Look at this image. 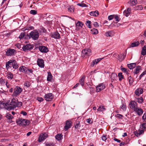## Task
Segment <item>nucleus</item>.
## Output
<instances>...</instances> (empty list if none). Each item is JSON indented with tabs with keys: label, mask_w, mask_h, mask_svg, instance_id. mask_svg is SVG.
Here are the masks:
<instances>
[{
	"label": "nucleus",
	"mask_w": 146,
	"mask_h": 146,
	"mask_svg": "<svg viewBox=\"0 0 146 146\" xmlns=\"http://www.w3.org/2000/svg\"><path fill=\"white\" fill-rule=\"evenodd\" d=\"M18 99L17 98H13L10 103H7L4 105V108L7 110H13L16 107Z\"/></svg>",
	"instance_id": "nucleus-1"
},
{
	"label": "nucleus",
	"mask_w": 146,
	"mask_h": 146,
	"mask_svg": "<svg viewBox=\"0 0 146 146\" xmlns=\"http://www.w3.org/2000/svg\"><path fill=\"white\" fill-rule=\"evenodd\" d=\"M22 89L20 87L17 86L14 89V91L12 94L13 97L17 96L22 91Z\"/></svg>",
	"instance_id": "nucleus-2"
},
{
	"label": "nucleus",
	"mask_w": 146,
	"mask_h": 146,
	"mask_svg": "<svg viewBox=\"0 0 146 146\" xmlns=\"http://www.w3.org/2000/svg\"><path fill=\"white\" fill-rule=\"evenodd\" d=\"M17 123L19 125H26L29 124V121L27 119L22 118H19L16 120Z\"/></svg>",
	"instance_id": "nucleus-3"
},
{
	"label": "nucleus",
	"mask_w": 146,
	"mask_h": 146,
	"mask_svg": "<svg viewBox=\"0 0 146 146\" xmlns=\"http://www.w3.org/2000/svg\"><path fill=\"white\" fill-rule=\"evenodd\" d=\"M30 35L31 37L34 40H37L39 37V33L36 30H34L31 32Z\"/></svg>",
	"instance_id": "nucleus-4"
},
{
	"label": "nucleus",
	"mask_w": 146,
	"mask_h": 146,
	"mask_svg": "<svg viewBox=\"0 0 146 146\" xmlns=\"http://www.w3.org/2000/svg\"><path fill=\"white\" fill-rule=\"evenodd\" d=\"M91 50L89 49H84L82 51V56L84 57L85 56H89L91 55Z\"/></svg>",
	"instance_id": "nucleus-5"
},
{
	"label": "nucleus",
	"mask_w": 146,
	"mask_h": 146,
	"mask_svg": "<svg viewBox=\"0 0 146 146\" xmlns=\"http://www.w3.org/2000/svg\"><path fill=\"white\" fill-rule=\"evenodd\" d=\"M129 106L130 108L134 110L137 108V104L135 101H131L130 102Z\"/></svg>",
	"instance_id": "nucleus-6"
},
{
	"label": "nucleus",
	"mask_w": 146,
	"mask_h": 146,
	"mask_svg": "<svg viewBox=\"0 0 146 146\" xmlns=\"http://www.w3.org/2000/svg\"><path fill=\"white\" fill-rule=\"evenodd\" d=\"M6 55L7 56H12L14 55L15 52V50L10 48H8L6 52Z\"/></svg>",
	"instance_id": "nucleus-7"
},
{
	"label": "nucleus",
	"mask_w": 146,
	"mask_h": 146,
	"mask_svg": "<svg viewBox=\"0 0 146 146\" xmlns=\"http://www.w3.org/2000/svg\"><path fill=\"white\" fill-rule=\"evenodd\" d=\"M44 98L47 101H50L53 99V96L52 93H48L45 94Z\"/></svg>",
	"instance_id": "nucleus-8"
},
{
	"label": "nucleus",
	"mask_w": 146,
	"mask_h": 146,
	"mask_svg": "<svg viewBox=\"0 0 146 146\" xmlns=\"http://www.w3.org/2000/svg\"><path fill=\"white\" fill-rule=\"evenodd\" d=\"M48 137V134L45 133H42L40 134L38 138V141L41 142L44 140Z\"/></svg>",
	"instance_id": "nucleus-9"
},
{
	"label": "nucleus",
	"mask_w": 146,
	"mask_h": 146,
	"mask_svg": "<svg viewBox=\"0 0 146 146\" xmlns=\"http://www.w3.org/2000/svg\"><path fill=\"white\" fill-rule=\"evenodd\" d=\"M33 48V46L31 44H27L24 46L22 48L23 50L25 51L31 50Z\"/></svg>",
	"instance_id": "nucleus-10"
},
{
	"label": "nucleus",
	"mask_w": 146,
	"mask_h": 146,
	"mask_svg": "<svg viewBox=\"0 0 146 146\" xmlns=\"http://www.w3.org/2000/svg\"><path fill=\"white\" fill-rule=\"evenodd\" d=\"M105 88V86L104 84L103 83L99 84L96 87V91L97 92H99L102 90H104Z\"/></svg>",
	"instance_id": "nucleus-11"
},
{
	"label": "nucleus",
	"mask_w": 146,
	"mask_h": 146,
	"mask_svg": "<svg viewBox=\"0 0 146 146\" xmlns=\"http://www.w3.org/2000/svg\"><path fill=\"white\" fill-rule=\"evenodd\" d=\"M72 122L71 121L67 120L66 121V125L64 126V129L66 131L70 128L72 126Z\"/></svg>",
	"instance_id": "nucleus-12"
},
{
	"label": "nucleus",
	"mask_w": 146,
	"mask_h": 146,
	"mask_svg": "<svg viewBox=\"0 0 146 146\" xmlns=\"http://www.w3.org/2000/svg\"><path fill=\"white\" fill-rule=\"evenodd\" d=\"M37 65L40 68H43L44 66V60L42 59L38 58L37 60Z\"/></svg>",
	"instance_id": "nucleus-13"
},
{
	"label": "nucleus",
	"mask_w": 146,
	"mask_h": 146,
	"mask_svg": "<svg viewBox=\"0 0 146 146\" xmlns=\"http://www.w3.org/2000/svg\"><path fill=\"white\" fill-rule=\"evenodd\" d=\"M51 37L56 39H58L60 38V35L58 32H54L50 34Z\"/></svg>",
	"instance_id": "nucleus-14"
},
{
	"label": "nucleus",
	"mask_w": 146,
	"mask_h": 146,
	"mask_svg": "<svg viewBox=\"0 0 146 146\" xmlns=\"http://www.w3.org/2000/svg\"><path fill=\"white\" fill-rule=\"evenodd\" d=\"M83 25V24L82 22L78 21L76 25V30L79 31L80 29H81Z\"/></svg>",
	"instance_id": "nucleus-15"
},
{
	"label": "nucleus",
	"mask_w": 146,
	"mask_h": 146,
	"mask_svg": "<svg viewBox=\"0 0 146 146\" xmlns=\"http://www.w3.org/2000/svg\"><path fill=\"white\" fill-rule=\"evenodd\" d=\"M143 92V89L141 88H139L136 89L135 92L136 96H139L140 94H142Z\"/></svg>",
	"instance_id": "nucleus-16"
},
{
	"label": "nucleus",
	"mask_w": 146,
	"mask_h": 146,
	"mask_svg": "<svg viewBox=\"0 0 146 146\" xmlns=\"http://www.w3.org/2000/svg\"><path fill=\"white\" fill-rule=\"evenodd\" d=\"M38 48L39 50L42 52L46 53L48 51V48L44 46H40Z\"/></svg>",
	"instance_id": "nucleus-17"
},
{
	"label": "nucleus",
	"mask_w": 146,
	"mask_h": 146,
	"mask_svg": "<svg viewBox=\"0 0 146 146\" xmlns=\"http://www.w3.org/2000/svg\"><path fill=\"white\" fill-rule=\"evenodd\" d=\"M111 81L112 82L115 81H116L117 79V76L116 74L113 73L111 75Z\"/></svg>",
	"instance_id": "nucleus-18"
},
{
	"label": "nucleus",
	"mask_w": 146,
	"mask_h": 146,
	"mask_svg": "<svg viewBox=\"0 0 146 146\" xmlns=\"http://www.w3.org/2000/svg\"><path fill=\"white\" fill-rule=\"evenodd\" d=\"M134 111H136L137 114L139 115H142L143 113V110L141 108H137L134 110Z\"/></svg>",
	"instance_id": "nucleus-19"
},
{
	"label": "nucleus",
	"mask_w": 146,
	"mask_h": 146,
	"mask_svg": "<svg viewBox=\"0 0 146 146\" xmlns=\"http://www.w3.org/2000/svg\"><path fill=\"white\" fill-rule=\"evenodd\" d=\"M115 33L113 31H108L106 32L105 33V35L107 36L111 37L114 35Z\"/></svg>",
	"instance_id": "nucleus-20"
},
{
	"label": "nucleus",
	"mask_w": 146,
	"mask_h": 146,
	"mask_svg": "<svg viewBox=\"0 0 146 146\" xmlns=\"http://www.w3.org/2000/svg\"><path fill=\"white\" fill-rule=\"evenodd\" d=\"M13 59L10 60L6 63V68L8 69L9 67L11 68L12 66Z\"/></svg>",
	"instance_id": "nucleus-21"
},
{
	"label": "nucleus",
	"mask_w": 146,
	"mask_h": 146,
	"mask_svg": "<svg viewBox=\"0 0 146 146\" xmlns=\"http://www.w3.org/2000/svg\"><path fill=\"white\" fill-rule=\"evenodd\" d=\"M12 66L13 68L15 69H17L19 67L18 64L14 59H13Z\"/></svg>",
	"instance_id": "nucleus-22"
},
{
	"label": "nucleus",
	"mask_w": 146,
	"mask_h": 146,
	"mask_svg": "<svg viewBox=\"0 0 146 146\" xmlns=\"http://www.w3.org/2000/svg\"><path fill=\"white\" fill-rule=\"evenodd\" d=\"M144 132V131L143 130H139L138 131H135L134 134L136 136L138 137L141 134H143Z\"/></svg>",
	"instance_id": "nucleus-23"
},
{
	"label": "nucleus",
	"mask_w": 146,
	"mask_h": 146,
	"mask_svg": "<svg viewBox=\"0 0 146 146\" xmlns=\"http://www.w3.org/2000/svg\"><path fill=\"white\" fill-rule=\"evenodd\" d=\"M141 70V67L140 66H138L136 67V68L135 69L133 73L135 74H137L138 73L140 70Z\"/></svg>",
	"instance_id": "nucleus-24"
},
{
	"label": "nucleus",
	"mask_w": 146,
	"mask_h": 146,
	"mask_svg": "<svg viewBox=\"0 0 146 146\" xmlns=\"http://www.w3.org/2000/svg\"><path fill=\"white\" fill-rule=\"evenodd\" d=\"M125 57V53H123V54H121L120 55H118V59L120 62L122 61Z\"/></svg>",
	"instance_id": "nucleus-25"
},
{
	"label": "nucleus",
	"mask_w": 146,
	"mask_h": 146,
	"mask_svg": "<svg viewBox=\"0 0 146 146\" xmlns=\"http://www.w3.org/2000/svg\"><path fill=\"white\" fill-rule=\"evenodd\" d=\"M27 68L25 66H22L19 68V70L21 72L26 73V72H27Z\"/></svg>",
	"instance_id": "nucleus-26"
},
{
	"label": "nucleus",
	"mask_w": 146,
	"mask_h": 146,
	"mask_svg": "<svg viewBox=\"0 0 146 146\" xmlns=\"http://www.w3.org/2000/svg\"><path fill=\"white\" fill-rule=\"evenodd\" d=\"M128 3L131 5L133 6L137 4V0H129Z\"/></svg>",
	"instance_id": "nucleus-27"
},
{
	"label": "nucleus",
	"mask_w": 146,
	"mask_h": 146,
	"mask_svg": "<svg viewBox=\"0 0 146 146\" xmlns=\"http://www.w3.org/2000/svg\"><path fill=\"white\" fill-rule=\"evenodd\" d=\"M131 10H125L123 11V14L126 17H128L131 14Z\"/></svg>",
	"instance_id": "nucleus-28"
},
{
	"label": "nucleus",
	"mask_w": 146,
	"mask_h": 146,
	"mask_svg": "<svg viewBox=\"0 0 146 146\" xmlns=\"http://www.w3.org/2000/svg\"><path fill=\"white\" fill-rule=\"evenodd\" d=\"M136 63H132L127 64V66L130 69H132L134 68L136 66Z\"/></svg>",
	"instance_id": "nucleus-29"
},
{
	"label": "nucleus",
	"mask_w": 146,
	"mask_h": 146,
	"mask_svg": "<svg viewBox=\"0 0 146 146\" xmlns=\"http://www.w3.org/2000/svg\"><path fill=\"white\" fill-rule=\"evenodd\" d=\"M47 73V80L48 81H51L52 78V75L50 72H48Z\"/></svg>",
	"instance_id": "nucleus-30"
},
{
	"label": "nucleus",
	"mask_w": 146,
	"mask_h": 146,
	"mask_svg": "<svg viewBox=\"0 0 146 146\" xmlns=\"http://www.w3.org/2000/svg\"><path fill=\"white\" fill-rule=\"evenodd\" d=\"M63 135L61 134H58L55 136V138L58 141L62 140V139Z\"/></svg>",
	"instance_id": "nucleus-31"
},
{
	"label": "nucleus",
	"mask_w": 146,
	"mask_h": 146,
	"mask_svg": "<svg viewBox=\"0 0 146 146\" xmlns=\"http://www.w3.org/2000/svg\"><path fill=\"white\" fill-rule=\"evenodd\" d=\"M7 76L8 79H12L14 78L13 74L10 72H8Z\"/></svg>",
	"instance_id": "nucleus-32"
},
{
	"label": "nucleus",
	"mask_w": 146,
	"mask_h": 146,
	"mask_svg": "<svg viewBox=\"0 0 146 146\" xmlns=\"http://www.w3.org/2000/svg\"><path fill=\"white\" fill-rule=\"evenodd\" d=\"M99 15V12L98 11H92L90 13V15L94 16H97Z\"/></svg>",
	"instance_id": "nucleus-33"
},
{
	"label": "nucleus",
	"mask_w": 146,
	"mask_h": 146,
	"mask_svg": "<svg viewBox=\"0 0 146 146\" xmlns=\"http://www.w3.org/2000/svg\"><path fill=\"white\" fill-rule=\"evenodd\" d=\"M135 100L137 101L139 103H141L143 101V99L142 97H140V98H137L135 97Z\"/></svg>",
	"instance_id": "nucleus-34"
},
{
	"label": "nucleus",
	"mask_w": 146,
	"mask_h": 146,
	"mask_svg": "<svg viewBox=\"0 0 146 146\" xmlns=\"http://www.w3.org/2000/svg\"><path fill=\"white\" fill-rule=\"evenodd\" d=\"M141 54L143 56L146 54V45L143 47L141 52Z\"/></svg>",
	"instance_id": "nucleus-35"
},
{
	"label": "nucleus",
	"mask_w": 146,
	"mask_h": 146,
	"mask_svg": "<svg viewBox=\"0 0 146 146\" xmlns=\"http://www.w3.org/2000/svg\"><path fill=\"white\" fill-rule=\"evenodd\" d=\"M85 76H83L79 80V82L80 84L82 86H83L84 84V80L85 78Z\"/></svg>",
	"instance_id": "nucleus-36"
},
{
	"label": "nucleus",
	"mask_w": 146,
	"mask_h": 146,
	"mask_svg": "<svg viewBox=\"0 0 146 146\" xmlns=\"http://www.w3.org/2000/svg\"><path fill=\"white\" fill-rule=\"evenodd\" d=\"M80 127V122L79 121H76L75 125V128L76 129H79Z\"/></svg>",
	"instance_id": "nucleus-37"
},
{
	"label": "nucleus",
	"mask_w": 146,
	"mask_h": 146,
	"mask_svg": "<svg viewBox=\"0 0 146 146\" xmlns=\"http://www.w3.org/2000/svg\"><path fill=\"white\" fill-rule=\"evenodd\" d=\"M128 81L130 85H131L134 81V80L131 76H129L128 78Z\"/></svg>",
	"instance_id": "nucleus-38"
},
{
	"label": "nucleus",
	"mask_w": 146,
	"mask_h": 146,
	"mask_svg": "<svg viewBox=\"0 0 146 146\" xmlns=\"http://www.w3.org/2000/svg\"><path fill=\"white\" fill-rule=\"evenodd\" d=\"M105 110L104 106H100L97 109L98 111H103Z\"/></svg>",
	"instance_id": "nucleus-39"
},
{
	"label": "nucleus",
	"mask_w": 146,
	"mask_h": 146,
	"mask_svg": "<svg viewBox=\"0 0 146 146\" xmlns=\"http://www.w3.org/2000/svg\"><path fill=\"white\" fill-rule=\"evenodd\" d=\"M139 42L138 41H137L136 42L132 43L131 45V47H134L137 46L139 45Z\"/></svg>",
	"instance_id": "nucleus-40"
},
{
	"label": "nucleus",
	"mask_w": 146,
	"mask_h": 146,
	"mask_svg": "<svg viewBox=\"0 0 146 146\" xmlns=\"http://www.w3.org/2000/svg\"><path fill=\"white\" fill-rule=\"evenodd\" d=\"M34 29V28L33 26L27 27H25V28L23 29V31H25L26 30H31L33 29Z\"/></svg>",
	"instance_id": "nucleus-41"
},
{
	"label": "nucleus",
	"mask_w": 146,
	"mask_h": 146,
	"mask_svg": "<svg viewBox=\"0 0 146 146\" xmlns=\"http://www.w3.org/2000/svg\"><path fill=\"white\" fill-rule=\"evenodd\" d=\"M140 128L143 129H146V123H142L140 126Z\"/></svg>",
	"instance_id": "nucleus-42"
},
{
	"label": "nucleus",
	"mask_w": 146,
	"mask_h": 146,
	"mask_svg": "<svg viewBox=\"0 0 146 146\" xmlns=\"http://www.w3.org/2000/svg\"><path fill=\"white\" fill-rule=\"evenodd\" d=\"M92 34L96 35L98 34V32L97 29H93L91 30Z\"/></svg>",
	"instance_id": "nucleus-43"
},
{
	"label": "nucleus",
	"mask_w": 146,
	"mask_h": 146,
	"mask_svg": "<svg viewBox=\"0 0 146 146\" xmlns=\"http://www.w3.org/2000/svg\"><path fill=\"white\" fill-rule=\"evenodd\" d=\"M118 76L119 77V80L121 81L123 78V76L122 74V73L121 72L119 73Z\"/></svg>",
	"instance_id": "nucleus-44"
},
{
	"label": "nucleus",
	"mask_w": 146,
	"mask_h": 146,
	"mask_svg": "<svg viewBox=\"0 0 146 146\" xmlns=\"http://www.w3.org/2000/svg\"><path fill=\"white\" fill-rule=\"evenodd\" d=\"M98 62V61H96V60L95 59L91 63V66H94L95 64H97Z\"/></svg>",
	"instance_id": "nucleus-45"
},
{
	"label": "nucleus",
	"mask_w": 146,
	"mask_h": 146,
	"mask_svg": "<svg viewBox=\"0 0 146 146\" xmlns=\"http://www.w3.org/2000/svg\"><path fill=\"white\" fill-rule=\"evenodd\" d=\"M120 107L124 111L126 110V106L124 104H122V105L120 106Z\"/></svg>",
	"instance_id": "nucleus-46"
},
{
	"label": "nucleus",
	"mask_w": 146,
	"mask_h": 146,
	"mask_svg": "<svg viewBox=\"0 0 146 146\" xmlns=\"http://www.w3.org/2000/svg\"><path fill=\"white\" fill-rule=\"evenodd\" d=\"M91 22L90 21H87L86 23V25L90 28H91Z\"/></svg>",
	"instance_id": "nucleus-47"
},
{
	"label": "nucleus",
	"mask_w": 146,
	"mask_h": 146,
	"mask_svg": "<svg viewBox=\"0 0 146 146\" xmlns=\"http://www.w3.org/2000/svg\"><path fill=\"white\" fill-rule=\"evenodd\" d=\"M77 5L79 6H80L82 7H87L88 6V5L83 3H78L77 4Z\"/></svg>",
	"instance_id": "nucleus-48"
},
{
	"label": "nucleus",
	"mask_w": 146,
	"mask_h": 146,
	"mask_svg": "<svg viewBox=\"0 0 146 146\" xmlns=\"http://www.w3.org/2000/svg\"><path fill=\"white\" fill-rule=\"evenodd\" d=\"M26 74H29L30 73H32L33 70L31 69H29L27 68Z\"/></svg>",
	"instance_id": "nucleus-49"
},
{
	"label": "nucleus",
	"mask_w": 146,
	"mask_h": 146,
	"mask_svg": "<svg viewBox=\"0 0 146 146\" xmlns=\"http://www.w3.org/2000/svg\"><path fill=\"white\" fill-rule=\"evenodd\" d=\"M25 35V32H23L22 33L20 36H19V38H20V39H21Z\"/></svg>",
	"instance_id": "nucleus-50"
},
{
	"label": "nucleus",
	"mask_w": 146,
	"mask_h": 146,
	"mask_svg": "<svg viewBox=\"0 0 146 146\" xmlns=\"http://www.w3.org/2000/svg\"><path fill=\"white\" fill-rule=\"evenodd\" d=\"M24 86L27 87H29L30 86V83L29 82H26L24 84Z\"/></svg>",
	"instance_id": "nucleus-51"
},
{
	"label": "nucleus",
	"mask_w": 146,
	"mask_h": 146,
	"mask_svg": "<svg viewBox=\"0 0 146 146\" xmlns=\"http://www.w3.org/2000/svg\"><path fill=\"white\" fill-rule=\"evenodd\" d=\"M17 104L16 105V107H20L22 105V103L21 102H19L18 101L17 103Z\"/></svg>",
	"instance_id": "nucleus-52"
},
{
	"label": "nucleus",
	"mask_w": 146,
	"mask_h": 146,
	"mask_svg": "<svg viewBox=\"0 0 146 146\" xmlns=\"http://www.w3.org/2000/svg\"><path fill=\"white\" fill-rule=\"evenodd\" d=\"M6 117L9 119H12L13 118V117L10 114H7L6 116Z\"/></svg>",
	"instance_id": "nucleus-53"
},
{
	"label": "nucleus",
	"mask_w": 146,
	"mask_h": 146,
	"mask_svg": "<svg viewBox=\"0 0 146 146\" xmlns=\"http://www.w3.org/2000/svg\"><path fill=\"white\" fill-rule=\"evenodd\" d=\"M37 11L35 10H32L30 11V13L31 14L35 15L37 13Z\"/></svg>",
	"instance_id": "nucleus-54"
},
{
	"label": "nucleus",
	"mask_w": 146,
	"mask_h": 146,
	"mask_svg": "<svg viewBox=\"0 0 146 146\" xmlns=\"http://www.w3.org/2000/svg\"><path fill=\"white\" fill-rule=\"evenodd\" d=\"M115 15H111L108 16V19L109 20H111L114 17Z\"/></svg>",
	"instance_id": "nucleus-55"
},
{
	"label": "nucleus",
	"mask_w": 146,
	"mask_h": 146,
	"mask_svg": "<svg viewBox=\"0 0 146 146\" xmlns=\"http://www.w3.org/2000/svg\"><path fill=\"white\" fill-rule=\"evenodd\" d=\"M142 118L144 121L146 122V112L144 114Z\"/></svg>",
	"instance_id": "nucleus-56"
},
{
	"label": "nucleus",
	"mask_w": 146,
	"mask_h": 146,
	"mask_svg": "<svg viewBox=\"0 0 146 146\" xmlns=\"http://www.w3.org/2000/svg\"><path fill=\"white\" fill-rule=\"evenodd\" d=\"M115 116L116 117L120 119L121 118L123 117V115L120 114H117L115 115Z\"/></svg>",
	"instance_id": "nucleus-57"
},
{
	"label": "nucleus",
	"mask_w": 146,
	"mask_h": 146,
	"mask_svg": "<svg viewBox=\"0 0 146 146\" xmlns=\"http://www.w3.org/2000/svg\"><path fill=\"white\" fill-rule=\"evenodd\" d=\"M146 74V71H144L140 75V79L144 75Z\"/></svg>",
	"instance_id": "nucleus-58"
},
{
	"label": "nucleus",
	"mask_w": 146,
	"mask_h": 146,
	"mask_svg": "<svg viewBox=\"0 0 146 146\" xmlns=\"http://www.w3.org/2000/svg\"><path fill=\"white\" fill-rule=\"evenodd\" d=\"M107 139L106 135H104L102 137V139L104 141H106Z\"/></svg>",
	"instance_id": "nucleus-59"
},
{
	"label": "nucleus",
	"mask_w": 146,
	"mask_h": 146,
	"mask_svg": "<svg viewBox=\"0 0 146 146\" xmlns=\"http://www.w3.org/2000/svg\"><path fill=\"white\" fill-rule=\"evenodd\" d=\"M37 100L39 102H41L43 101L44 99L43 98L41 97H38Z\"/></svg>",
	"instance_id": "nucleus-60"
},
{
	"label": "nucleus",
	"mask_w": 146,
	"mask_h": 146,
	"mask_svg": "<svg viewBox=\"0 0 146 146\" xmlns=\"http://www.w3.org/2000/svg\"><path fill=\"white\" fill-rule=\"evenodd\" d=\"M114 18H115V19L116 20V21H117V22L119 21V18L117 15H115V16H114Z\"/></svg>",
	"instance_id": "nucleus-61"
},
{
	"label": "nucleus",
	"mask_w": 146,
	"mask_h": 146,
	"mask_svg": "<svg viewBox=\"0 0 146 146\" xmlns=\"http://www.w3.org/2000/svg\"><path fill=\"white\" fill-rule=\"evenodd\" d=\"M86 121L88 123L90 124L92 122V121H91V119L90 118L87 119Z\"/></svg>",
	"instance_id": "nucleus-62"
},
{
	"label": "nucleus",
	"mask_w": 146,
	"mask_h": 146,
	"mask_svg": "<svg viewBox=\"0 0 146 146\" xmlns=\"http://www.w3.org/2000/svg\"><path fill=\"white\" fill-rule=\"evenodd\" d=\"M121 70L122 71V72H127V69L125 68H123L121 69Z\"/></svg>",
	"instance_id": "nucleus-63"
},
{
	"label": "nucleus",
	"mask_w": 146,
	"mask_h": 146,
	"mask_svg": "<svg viewBox=\"0 0 146 146\" xmlns=\"http://www.w3.org/2000/svg\"><path fill=\"white\" fill-rule=\"evenodd\" d=\"M46 146H53V143H46Z\"/></svg>",
	"instance_id": "nucleus-64"
}]
</instances>
